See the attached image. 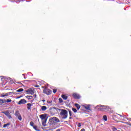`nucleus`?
Here are the masks:
<instances>
[{"mask_svg":"<svg viewBox=\"0 0 131 131\" xmlns=\"http://www.w3.org/2000/svg\"><path fill=\"white\" fill-rule=\"evenodd\" d=\"M57 111L60 112V115L61 116L62 119H66L68 117V111L66 110L56 108Z\"/></svg>","mask_w":131,"mask_h":131,"instance_id":"nucleus-1","label":"nucleus"},{"mask_svg":"<svg viewBox=\"0 0 131 131\" xmlns=\"http://www.w3.org/2000/svg\"><path fill=\"white\" fill-rule=\"evenodd\" d=\"M96 108H98V111H105V112L111 110V108L108 106L102 105L101 104L97 105Z\"/></svg>","mask_w":131,"mask_h":131,"instance_id":"nucleus-2","label":"nucleus"},{"mask_svg":"<svg viewBox=\"0 0 131 131\" xmlns=\"http://www.w3.org/2000/svg\"><path fill=\"white\" fill-rule=\"evenodd\" d=\"M40 118L42 120V124L45 126L46 123H47V114H42L39 116Z\"/></svg>","mask_w":131,"mask_h":131,"instance_id":"nucleus-3","label":"nucleus"},{"mask_svg":"<svg viewBox=\"0 0 131 131\" xmlns=\"http://www.w3.org/2000/svg\"><path fill=\"white\" fill-rule=\"evenodd\" d=\"M43 94H46L47 96H50V95H52V90H50L47 88H45L43 90Z\"/></svg>","mask_w":131,"mask_h":131,"instance_id":"nucleus-4","label":"nucleus"},{"mask_svg":"<svg viewBox=\"0 0 131 131\" xmlns=\"http://www.w3.org/2000/svg\"><path fill=\"white\" fill-rule=\"evenodd\" d=\"M15 115L20 121H22V116L18 111L15 112Z\"/></svg>","mask_w":131,"mask_h":131,"instance_id":"nucleus-5","label":"nucleus"},{"mask_svg":"<svg viewBox=\"0 0 131 131\" xmlns=\"http://www.w3.org/2000/svg\"><path fill=\"white\" fill-rule=\"evenodd\" d=\"M2 113H3V114H5L6 116H7V117H8V118L9 119H11V118H12V116H11V114L10 113L9 111H6L5 112H2Z\"/></svg>","mask_w":131,"mask_h":131,"instance_id":"nucleus-6","label":"nucleus"},{"mask_svg":"<svg viewBox=\"0 0 131 131\" xmlns=\"http://www.w3.org/2000/svg\"><path fill=\"white\" fill-rule=\"evenodd\" d=\"M25 93H27L28 95H33L34 94V91L32 90V89H29L25 91Z\"/></svg>","mask_w":131,"mask_h":131,"instance_id":"nucleus-7","label":"nucleus"},{"mask_svg":"<svg viewBox=\"0 0 131 131\" xmlns=\"http://www.w3.org/2000/svg\"><path fill=\"white\" fill-rule=\"evenodd\" d=\"M57 109H59V108L53 107V108H50V113H51V114H52L53 115L56 114V111H57Z\"/></svg>","mask_w":131,"mask_h":131,"instance_id":"nucleus-8","label":"nucleus"},{"mask_svg":"<svg viewBox=\"0 0 131 131\" xmlns=\"http://www.w3.org/2000/svg\"><path fill=\"white\" fill-rule=\"evenodd\" d=\"M72 96L73 97L74 99H78L81 98L80 95L75 93H73Z\"/></svg>","mask_w":131,"mask_h":131,"instance_id":"nucleus-9","label":"nucleus"},{"mask_svg":"<svg viewBox=\"0 0 131 131\" xmlns=\"http://www.w3.org/2000/svg\"><path fill=\"white\" fill-rule=\"evenodd\" d=\"M27 103V101L25 100V99H21L18 102V105H21L22 104H26Z\"/></svg>","mask_w":131,"mask_h":131,"instance_id":"nucleus-10","label":"nucleus"},{"mask_svg":"<svg viewBox=\"0 0 131 131\" xmlns=\"http://www.w3.org/2000/svg\"><path fill=\"white\" fill-rule=\"evenodd\" d=\"M83 108L86 109V110H89L90 111H92V108H91V105L88 104L87 105H83Z\"/></svg>","mask_w":131,"mask_h":131,"instance_id":"nucleus-11","label":"nucleus"},{"mask_svg":"<svg viewBox=\"0 0 131 131\" xmlns=\"http://www.w3.org/2000/svg\"><path fill=\"white\" fill-rule=\"evenodd\" d=\"M27 106L28 110H31V107L33 106V104L32 103H29L27 104Z\"/></svg>","mask_w":131,"mask_h":131,"instance_id":"nucleus-12","label":"nucleus"},{"mask_svg":"<svg viewBox=\"0 0 131 131\" xmlns=\"http://www.w3.org/2000/svg\"><path fill=\"white\" fill-rule=\"evenodd\" d=\"M52 120H53V121H56V122H60V120H59V118L57 117L52 118Z\"/></svg>","mask_w":131,"mask_h":131,"instance_id":"nucleus-13","label":"nucleus"},{"mask_svg":"<svg viewBox=\"0 0 131 131\" xmlns=\"http://www.w3.org/2000/svg\"><path fill=\"white\" fill-rule=\"evenodd\" d=\"M75 106L77 108V110H79V109H80V105L78 103H75Z\"/></svg>","mask_w":131,"mask_h":131,"instance_id":"nucleus-14","label":"nucleus"},{"mask_svg":"<svg viewBox=\"0 0 131 131\" xmlns=\"http://www.w3.org/2000/svg\"><path fill=\"white\" fill-rule=\"evenodd\" d=\"M61 98H62L63 100H67V99L68 98V96L62 94L61 95Z\"/></svg>","mask_w":131,"mask_h":131,"instance_id":"nucleus-15","label":"nucleus"},{"mask_svg":"<svg viewBox=\"0 0 131 131\" xmlns=\"http://www.w3.org/2000/svg\"><path fill=\"white\" fill-rule=\"evenodd\" d=\"M4 103H6V100L0 99V105H2V104H4Z\"/></svg>","mask_w":131,"mask_h":131,"instance_id":"nucleus-16","label":"nucleus"},{"mask_svg":"<svg viewBox=\"0 0 131 131\" xmlns=\"http://www.w3.org/2000/svg\"><path fill=\"white\" fill-rule=\"evenodd\" d=\"M41 110H42V111H46V110H47V106H42L41 107Z\"/></svg>","mask_w":131,"mask_h":131,"instance_id":"nucleus-17","label":"nucleus"},{"mask_svg":"<svg viewBox=\"0 0 131 131\" xmlns=\"http://www.w3.org/2000/svg\"><path fill=\"white\" fill-rule=\"evenodd\" d=\"M23 91H24V89H22V88H20V89H19L16 90V92H17V93H20V92H23Z\"/></svg>","mask_w":131,"mask_h":131,"instance_id":"nucleus-18","label":"nucleus"},{"mask_svg":"<svg viewBox=\"0 0 131 131\" xmlns=\"http://www.w3.org/2000/svg\"><path fill=\"white\" fill-rule=\"evenodd\" d=\"M26 98H28V100H31L32 99L33 97L32 96H26Z\"/></svg>","mask_w":131,"mask_h":131,"instance_id":"nucleus-19","label":"nucleus"},{"mask_svg":"<svg viewBox=\"0 0 131 131\" xmlns=\"http://www.w3.org/2000/svg\"><path fill=\"white\" fill-rule=\"evenodd\" d=\"M103 118V120H104L105 121H107V120H108V118H107V116L104 115Z\"/></svg>","mask_w":131,"mask_h":131,"instance_id":"nucleus-20","label":"nucleus"},{"mask_svg":"<svg viewBox=\"0 0 131 131\" xmlns=\"http://www.w3.org/2000/svg\"><path fill=\"white\" fill-rule=\"evenodd\" d=\"M10 125V123H8L7 124H5L3 125V127L5 128L6 127H7V126H9Z\"/></svg>","mask_w":131,"mask_h":131,"instance_id":"nucleus-21","label":"nucleus"},{"mask_svg":"<svg viewBox=\"0 0 131 131\" xmlns=\"http://www.w3.org/2000/svg\"><path fill=\"white\" fill-rule=\"evenodd\" d=\"M30 126H32L33 127V126H34V123H33V122L31 121L30 123Z\"/></svg>","mask_w":131,"mask_h":131,"instance_id":"nucleus-22","label":"nucleus"},{"mask_svg":"<svg viewBox=\"0 0 131 131\" xmlns=\"http://www.w3.org/2000/svg\"><path fill=\"white\" fill-rule=\"evenodd\" d=\"M33 127V128H34V129H35V130H37V131L39 130V129L37 128L36 126H34Z\"/></svg>","mask_w":131,"mask_h":131,"instance_id":"nucleus-23","label":"nucleus"},{"mask_svg":"<svg viewBox=\"0 0 131 131\" xmlns=\"http://www.w3.org/2000/svg\"><path fill=\"white\" fill-rule=\"evenodd\" d=\"M72 110L74 113H76L77 112V110H76V108H72Z\"/></svg>","mask_w":131,"mask_h":131,"instance_id":"nucleus-24","label":"nucleus"},{"mask_svg":"<svg viewBox=\"0 0 131 131\" xmlns=\"http://www.w3.org/2000/svg\"><path fill=\"white\" fill-rule=\"evenodd\" d=\"M59 103H63V99H62L61 98H59Z\"/></svg>","mask_w":131,"mask_h":131,"instance_id":"nucleus-25","label":"nucleus"},{"mask_svg":"<svg viewBox=\"0 0 131 131\" xmlns=\"http://www.w3.org/2000/svg\"><path fill=\"white\" fill-rule=\"evenodd\" d=\"M113 131H116L117 130V128H115V127H113L112 128Z\"/></svg>","mask_w":131,"mask_h":131,"instance_id":"nucleus-26","label":"nucleus"},{"mask_svg":"<svg viewBox=\"0 0 131 131\" xmlns=\"http://www.w3.org/2000/svg\"><path fill=\"white\" fill-rule=\"evenodd\" d=\"M6 102L7 103H10V102H12V100H11V99H7V100H6Z\"/></svg>","mask_w":131,"mask_h":131,"instance_id":"nucleus-27","label":"nucleus"},{"mask_svg":"<svg viewBox=\"0 0 131 131\" xmlns=\"http://www.w3.org/2000/svg\"><path fill=\"white\" fill-rule=\"evenodd\" d=\"M70 116H72V112L71 111H69Z\"/></svg>","mask_w":131,"mask_h":131,"instance_id":"nucleus-28","label":"nucleus"},{"mask_svg":"<svg viewBox=\"0 0 131 131\" xmlns=\"http://www.w3.org/2000/svg\"><path fill=\"white\" fill-rule=\"evenodd\" d=\"M53 92L54 94H56V93H57V89H53Z\"/></svg>","mask_w":131,"mask_h":131,"instance_id":"nucleus-29","label":"nucleus"},{"mask_svg":"<svg viewBox=\"0 0 131 131\" xmlns=\"http://www.w3.org/2000/svg\"><path fill=\"white\" fill-rule=\"evenodd\" d=\"M80 126H81V124L80 123H79L78 124V127H80Z\"/></svg>","mask_w":131,"mask_h":131,"instance_id":"nucleus-30","label":"nucleus"},{"mask_svg":"<svg viewBox=\"0 0 131 131\" xmlns=\"http://www.w3.org/2000/svg\"><path fill=\"white\" fill-rule=\"evenodd\" d=\"M1 97H2V98H4V97H6V95H3V94H2V95H1Z\"/></svg>","mask_w":131,"mask_h":131,"instance_id":"nucleus-31","label":"nucleus"},{"mask_svg":"<svg viewBox=\"0 0 131 131\" xmlns=\"http://www.w3.org/2000/svg\"><path fill=\"white\" fill-rule=\"evenodd\" d=\"M7 96H9V93H7L5 94V97H7Z\"/></svg>","mask_w":131,"mask_h":131,"instance_id":"nucleus-32","label":"nucleus"},{"mask_svg":"<svg viewBox=\"0 0 131 131\" xmlns=\"http://www.w3.org/2000/svg\"><path fill=\"white\" fill-rule=\"evenodd\" d=\"M80 131H85V129L82 128L80 130Z\"/></svg>","mask_w":131,"mask_h":131,"instance_id":"nucleus-33","label":"nucleus"},{"mask_svg":"<svg viewBox=\"0 0 131 131\" xmlns=\"http://www.w3.org/2000/svg\"><path fill=\"white\" fill-rule=\"evenodd\" d=\"M35 88H39V85H36L35 86Z\"/></svg>","mask_w":131,"mask_h":131,"instance_id":"nucleus-34","label":"nucleus"},{"mask_svg":"<svg viewBox=\"0 0 131 131\" xmlns=\"http://www.w3.org/2000/svg\"><path fill=\"white\" fill-rule=\"evenodd\" d=\"M118 116H120V117H122V116L121 115L118 114Z\"/></svg>","mask_w":131,"mask_h":131,"instance_id":"nucleus-35","label":"nucleus"},{"mask_svg":"<svg viewBox=\"0 0 131 131\" xmlns=\"http://www.w3.org/2000/svg\"><path fill=\"white\" fill-rule=\"evenodd\" d=\"M56 131H61V130L60 129H57L56 130Z\"/></svg>","mask_w":131,"mask_h":131,"instance_id":"nucleus-36","label":"nucleus"},{"mask_svg":"<svg viewBox=\"0 0 131 131\" xmlns=\"http://www.w3.org/2000/svg\"><path fill=\"white\" fill-rule=\"evenodd\" d=\"M69 119H72V118L71 117V116H70Z\"/></svg>","mask_w":131,"mask_h":131,"instance_id":"nucleus-37","label":"nucleus"},{"mask_svg":"<svg viewBox=\"0 0 131 131\" xmlns=\"http://www.w3.org/2000/svg\"><path fill=\"white\" fill-rule=\"evenodd\" d=\"M20 98H21V97H18L17 99H20Z\"/></svg>","mask_w":131,"mask_h":131,"instance_id":"nucleus-38","label":"nucleus"},{"mask_svg":"<svg viewBox=\"0 0 131 131\" xmlns=\"http://www.w3.org/2000/svg\"><path fill=\"white\" fill-rule=\"evenodd\" d=\"M34 96H35V98H36V94H35Z\"/></svg>","mask_w":131,"mask_h":131,"instance_id":"nucleus-39","label":"nucleus"},{"mask_svg":"<svg viewBox=\"0 0 131 131\" xmlns=\"http://www.w3.org/2000/svg\"><path fill=\"white\" fill-rule=\"evenodd\" d=\"M24 78H25V79H26V77H24Z\"/></svg>","mask_w":131,"mask_h":131,"instance_id":"nucleus-40","label":"nucleus"},{"mask_svg":"<svg viewBox=\"0 0 131 131\" xmlns=\"http://www.w3.org/2000/svg\"><path fill=\"white\" fill-rule=\"evenodd\" d=\"M42 101H43V102H45V101H46V100H43Z\"/></svg>","mask_w":131,"mask_h":131,"instance_id":"nucleus-41","label":"nucleus"},{"mask_svg":"<svg viewBox=\"0 0 131 131\" xmlns=\"http://www.w3.org/2000/svg\"><path fill=\"white\" fill-rule=\"evenodd\" d=\"M23 75H25V74H23Z\"/></svg>","mask_w":131,"mask_h":131,"instance_id":"nucleus-42","label":"nucleus"},{"mask_svg":"<svg viewBox=\"0 0 131 131\" xmlns=\"http://www.w3.org/2000/svg\"><path fill=\"white\" fill-rule=\"evenodd\" d=\"M1 122H0V126H1Z\"/></svg>","mask_w":131,"mask_h":131,"instance_id":"nucleus-43","label":"nucleus"}]
</instances>
